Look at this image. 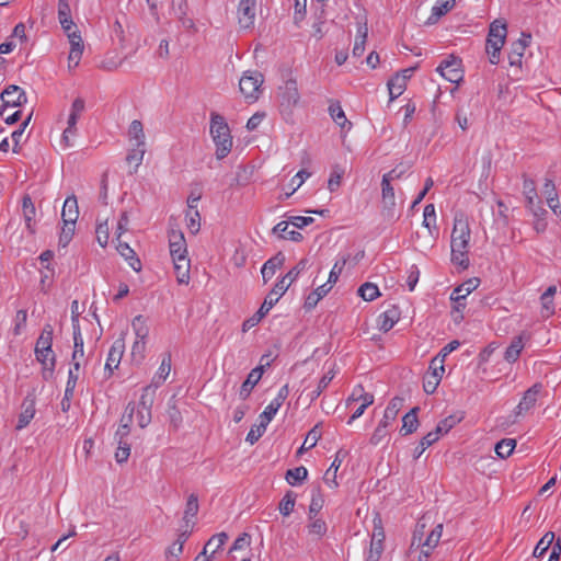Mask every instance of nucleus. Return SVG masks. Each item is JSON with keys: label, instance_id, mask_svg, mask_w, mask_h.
<instances>
[{"label": "nucleus", "instance_id": "nucleus-1", "mask_svg": "<svg viewBox=\"0 0 561 561\" xmlns=\"http://www.w3.org/2000/svg\"><path fill=\"white\" fill-rule=\"evenodd\" d=\"M471 231L463 215L456 216L450 237L451 262L466 270L469 266L468 249Z\"/></svg>", "mask_w": 561, "mask_h": 561}, {"label": "nucleus", "instance_id": "nucleus-2", "mask_svg": "<svg viewBox=\"0 0 561 561\" xmlns=\"http://www.w3.org/2000/svg\"><path fill=\"white\" fill-rule=\"evenodd\" d=\"M210 135L216 145L217 159L226 158L232 148V137L225 117L218 113L210 115Z\"/></svg>", "mask_w": 561, "mask_h": 561}, {"label": "nucleus", "instance_id": "nucleus-3", "mask_svg": "<svg viewBox=\"0 0 561 561\" xmlns=\"http://www.w3.org/2000/svg\"><path fill=\"white\" fill-rule=\"evenodd\" d=\"M289 284L284 285V280H278L272 290L266 295L263 304L259 310L250 318L243 321L242 331L247 332L256 324L268 313V311L277 304L279 298L287 291Z\"/></svg>", "mask_w": 561, "mask_h": 561}, {"label": "nucleus", "instance_id": "nucleus-4", "mask_svg": "<svg viewBox=\"0 0 561 561\" xmlns=\"http://www.w3.org/2000/svg\"><path fill=\"white\" fill-rule=\"evenodd\" d=\"M263 81V75L259 71H247L241 77L239 81V89L249 103H253L259 100Z\"/></svg>", "mask_w": 561, "mask_h": 561}, {"label": "nucleus", "instance_id": "nucleus-5", "mask_svg": "<svg viewBox=\"0 0 561 561\" xmlns=\"http://www.w3.org/2000/svg\"><path fill=\"white\" fill-rule=\"evenodd\" d=\"M299 101L300 94L296 80L289 79L284 85L279 87L278 102L283 114H290L294 107L298 105Z\"/></svg>", "mask_w": 561, "mask_h": 561}, {"label": "nucleus", "instance_id": "nucleus-6", "mask_svg": "<svg viewBox=\"0 0 561 561\" xmlns=\"http://www.w3.org/2000/svg\"><path fill=\"white\" fill-rule=\"evenodd\" d=\"M437 71L449 82L459 84L463 80L461 59L455 56L443 60L437 67Z\"/></svg>", "mask_w": 561, "mask_h": 561}, {"label": "nucleus", "instance_id": "nucleus-7", "mask_svg": "<svg viewBox=\"0 0 561 561\" xmlns=\"http://www.w3.org/2000/svg\"><path fill=\"white\" fill-rule=\"evenodd\" d=\"M381 216L392 220L396 216V195L393 186L388 180H381Z\"/></svg>", "mask_w": 561, "mask_h": 561}, {"label": "nucleus", "instance_id": "nucleus-8", "mask_svg": "<svg viewBox=\"0 0 561 561\" xmlns=\"http://www.w3.org/2000/svg\"><path fill=\"white\" fill-rule=\"evenodd\" d=\"M256 0H240L238 5V22L242 28H250L255 20Z\"/></svg>", "mask_w": 561, "mask_h": 561}, {"label": "nucleus", "instance_id": "nucleus-9", "mask_svg": "<svg viewBox=\"0 0 561 561\" xmlns=\"http://www.w3.org/2000/svg\"><path fill=\"white\" fill-rule=\"evenodd\" d=\"M169 248L172 259L187 257V244L181 230L169 231Z\"/></svg>", "mask_w": 561, "mask_h": 561}, {"label": "nucleus", "instance_id": "nucleus-10", "mask_svg": "<svg viewBox=\"0 0 561 561\" xmlns=\"http://www.w3.org/2000/svg\"><path fill=\"white\" fill-rule=\"evenodd\" d=\"M3 106H22L26 103L27 98L24 90L15 84L5 88L0 95Z\"/></svg>", "mask_w": 561, "mask_h": 561}, {"label": "nucleus", "instance_id": "nucleus-11", "mask_svg": "<svg viewBox=\"0 0 561 561\" xmlns=\"http://www.w3.org/2000/svg\"><path fill=\"white\" fill-rule=\"evenodd\" d=\"M530 38L529 34L522 33V37L512 43L511 50L508 53V61L511 66H522V59Z\"/></svg>", "mask_w": 561, "mask_h": 561}, {"label": "nucleus", "instance_id": "nucleus-12", "mask_svg": "<svg viewBox=\"0 0 561 561\" xmlns=\"http://www.w3.org/2000/svg\"><path fill=\"white\" fill-rule=\"evenodd\" d=\"M289 394L288 385L283 386L277 396L271 401V403L265 408L263 413L260 415V419L265 420L266 422H271L279 408L283 405L284 401L287 399Z\"/></svg>", "mask_w": 561, "mask_h": 561}, {"label": "nucleus", "instance_id": "nucleus-13", "mask_svg": "<svg viewBox=\"0 0 561 561\" xmlns=\"http://www.w3.org/2000/svg\"><path fill=\"white\" fill-rule=\"evenodd\" d=\"M264 373V366L260 365L255 368H253L247 379L242 382L240 390H239V397L242 400H245L251 394L253 388L257 385V382L261 380L262 375Z\"/></svg>", "mask_w": 561, "mask_h": 561}, {"label": "nucleus", "instance_id": "nucleus-14", "mask_svg": "<svg viewBox=\"0 0 561 561\" xmlns=\"http://www.w3.org/2000/svg\"><path fill=\"white\" fill-rule=\"evenodd\" d=\"M125 348L124 340L118 339L116 340L113 345L110 348L106 363H105V370L108 371V376H111L116 369L121 363L123 353Z\"/></svg>", "mask_w": 561, "mask_h": 561}, {"label": "nucleus", "instance_id": "nucleus-15", "mask_svg": "<svg viewBox=\"0 0 561 561\" xmlns=\"http://www.w3.org/2000/svg\"><path fill=\"white\" fill-rule=\"evenodd\" d=\"M541 390L542 385L539 382L535 383L529 389H527L516 408V413L519 415L523 412H526L530 410L533 407H535Z\"/></svg>", "mask_w": 561, "mask_h": 561}, {"label": "nucleus", "instance_id": "nucleus-16", "mask_svg": "<svg viewBox=\"0 0 561 561\" xmlns=\"http://www.w3.org/2000/svg\"><path fill=\"white\" fill-rule=\"evenodd\" d=\"M401 311L397 306H390L378 317V328L382 332L390 331L400 320Z\"/></svg>", "mask_w": 561, "mask_h": 561}, {"label": "nucleus", "instance_id": "nucleus-17", "mask_svg": "<svg viewBox=\"0 0 561 561\" xmlns=\"http://www.w3.org/2000/svg\"><path fill=\"white\" fill-rule=\"evenodd\" d=\"M35 415V398L26 396L22 402V412L19 415L15 430L21 431L26 427Z\"/></svg>", "mask_w": 561, "mask_h": 561}, {"label": "nucleus", "instance_id": "nucleus-18", "mask_svg": "<svg viewBox=\"0 0 561 561\" xmlns=\"http://www.w3.org/2000/svg\"><path fill=\"white\" fill-rule=\"evenodd\" d=\"M285 262V255L278 252L273 257L268 259L261 268V274L264 284H266L276 273V270L282 267Z\"/></svg>", "mask_w": 561, "mask_h": 561}, {"label": "nucleus", "instance_id": "nucleus-19", "mask_svg": "<svg viewBox=\"0 0 561 561\" xmlns=\"http://www.w3.org/2000/svg\"><path fill=\"white\" fill-rule=\"evenodd\" d=\"M420 411L419 407L412 408L408 413H405L402 417V426L400 428V433L402 436L410 435L414 433L419 427V419L417 413Z\"/></svg>", "mask_w": 561, "mask_h": 561}, {"label": "nucleus", "instance_id": "nucleus-20", "mask_svg": "<svg viewBox=\"0 0 561 561\" xmlns=\"http://www.w3.org/2000/svg\"><path fill=\"white\" fill-rule=\"evenodd\" d=\"M116 249L118 253L125 257L126 261H128L129 266L136 271L139 272L141 270V262L137 257L135 251L128 245L126 242H122L121 239H117V245Z\"/></svg>", "mask_w": 561, "mask_h": 561}, {"label": "nucleus", "instance_id": "nucleus-21", "mask_svg": "<svg viewBox=\"0 0 561 561\" xmlns=\"http://www.w3.org/2000/svg\"><path fill=\"white\" fill-rule=\"evenodd\" d=\"M58 20L65 32L76 26L71 18L69 0H58Z\"/></svg>", "mask_w": 561, "mask_h": 561}, {"label": "nucleus", "instance_id": "nucleus-22", "mask_svg": "<svg viewBox=\"0 0 561 561\" xmlns=\"http://www.w3.org/2000/svg\"><path fill=\"white\" fill-rule=\"evenodd\" d=\"M79 216L78 202L76 196H68L64 203L61 218L64 222L76 224Z\"/></svg>", "mask_w": 561, "mask_h": 561}, {"label": "nucleus", "instance_id": "nucleus-23", "mask_svg": "<svg viewBox=\"0 0 561 561\" xmlns=\"http://www.w3.org/2000/svg\"><path fill=\"white\" fill-rule=\"evenodd\" d=\"M403 398L394 397L390 400L389 404L387 405L383 416L380 420L381 423L389 426L392 421H394L398 416V413L403 407Z\"/></svg>", "mask_w": 561, "mask_h": 561}, {"label": "nucleus", "instance_id": "nucleus-24", "mask_svg": "<svg viewBox=\"0 0 561 561\" xmlns=\"http://www.w3.org/2000/svg\"><path fill=\"white\" fill-rule=\"evenodd\" d=\"M478 283L479 280L477 278L468 279L454 289L450 299L460 305V300H465L466 297L477 288Z\"/></svg>", "mask_w": 561, "mask_h": 561}, {"label": "nucleus", "instance_id": "nucleus-25", "mask_svg": "<svg viewBox=\"0 0 561 561\" xmlns=\"http://www.w3.org/2000/svg\"><path fill=\"white\" fill-rule=\"evenodd\" d=\"M308 534L317 537L318 539L323 538L328 531V525L325 520L318 516H308L307 524Z\"/></svg>", "mask_w": 561, "mask_h": 561}, {"label": "nucleus", "instance_id": "nucleus-26", "mask_svg": "<svg viewBox=\"0 0 561 561\" xmlns=\"http://www.w3.org/2000/svg\"><path fill=\"white\" fill-rule=\"evenodd\" d=\"M367 33H368V28H367L366 22H364V23L358 22L357 23V34H356V38H355V43H354V47H353V51H352L354 57H360L364 54L365 44H366V39H367Z\"/></svg>", "mask_w": 561, "mask_h": 561}, {"label": "nucleus", "instance_id": "nucleus-27", "mask_svg": "<svg viewBox=\"0 0 561 561\" xmlns=\"http://www.w3.org/2000/svg\"><path fill=\"white\" fill-rule=\"evenodd\" d=\"M171 371V355L168 354L163 357L160 367L157 374L153 376L151 383L149 386H153L154 390H157L167 379Z\"/></svg>", "mask_w": 561, "mask_h": 561}, {"label": "nucleus", "instance_id": "nucleus-28", "mask_svg": "<svg viewBox=\"0 0 561 561\" xmlns=\"http://www.w3.org/2000/svg\"><path fill=\"white\" fill-rule=\"evenodd\" d=\"M176 279L180 284L190 282V260L188 257L172 259Z\"/></svg>", "mask_w": 561, "mask_h": 561}, {"label": "nucleus", "instance_id": "nucleus-29", "mask_svg": "<svg viewBox=\"0 0 561 561\" xmlns=\"http://www.w3.org/2000/svg\"><path fill=\"white\" fill-rule=\"evenodd\" d=\"M543 194L549 207L553 210L554 214H558V208H560V205L556 185L551 179H546L543 184Z\"/></svg>", "mask_w": 561, "mask_h": 561}, {"label": "nucleus", "instance_id": "nucleus-30", "mask_svg": "<svg viewBox=\"0 0 561 561\" xmlns=\"http://www.w3.org/2000/svg\"><path fill=\"white\" fill-rule=\"evenodd\" d=\"M329 113L332 119L342 128L347 126V129H351L352 123L347 121L345 113L340 104V102H331L329 106Z\"/></svg>", "mask_w": 561, "mask_h": 561}, {"label": "nucleus", "instance_id": "nucleus-31", "mask_svg": "<svg viewBox=\"0 0 561 561\" xmlns=\"http://www.w3.org/2000/svg\"><path fill=\"white\" fill-rule=\"evenodd\" d=\"M505 41H496L495 38H486L485 50L489 55V60L492 65H497L500 61L501 49Z\"/></svg>", "mask_w": 561, "mask_h": 561}, {"label": "nucleus", "instance_id": "nucleus-32", "mask_svg": "<svg viewBox=\"0 0 561 561\" xmlns=\"http://www.w3.org/2000/svg\"><path fill=\"white\" fill-rule=\"evenodd\" d=\"M523 348H524V343H523L522 336H515L512 340L511 344L505 350L504 358L508 363H515L519 358V355H520V352L523 351Z\"/></svg>", "mask_w": 561, "mask_h": 561}, {"label": "nucleus", "instance_id": "nucleus-33", "mask_svg": "<svg viewBox=\"0 0 561 561\" xmlns=\"http://www.w3.org/2000/svg\"><path fill=\"white\" fill-rule=\"evenodd\" d=\"M156 398V390L153 386H146L142 389V393L139 399L138 410H144L146 412H151L152 405Z\"/></svg>", "mask_w": 561, "mask_h": 561}, {"label": "nucleus", "instance_id": "nucleus-34", "mask_svg": "<svg viewBox=\"0 0 561 561\" xmlns=\"http://www.w3.org/2000/svg\"><path fill=\"white\" fill-rule=\"evenodd\" d=\"M462 420V416L453 414L436 425L435 430L432 432L433 434H436L437 438L439 439L440 435L447 434L456 424H458Z\"/></svg>", "mask_w": 561, "mask_h": 561}, {"label": "nucleus", "instance_id": "nucleus-35", "mask_svg": "<svg viewBox=\"0 0 561 561\" xmlns=\"http://www.w3.org/2000/svg\"><path fill=\"white\" fill-rule=\"evenodd\" d=\"M288 221H280L274 227L273 231L283 239H288L296 242L301 241L302 234L296 230H288Z\"/></svg>", "mask_w": 561, "mask_h": 561}, {"label": "nucleus", "instance_id": "nucleus-36", "mask_svg": "<svg viewBox=\"0 0 561 561\" xmlns=\"http://www.w3.org/2000/svg\"><path fill=\"white\" fill-rule=\"evenodd\" d=\"M387 85L389 90L390 101H393L404 92L407 88V82L401 76L394 75L391 79H389Z\"/></svg>", "mask_w": 561, "mask_h": 561}, {"label": "nucleus", "instance_id": "nucleus-37", "mask_svg": "<svg viewBox=\"0 0 561 561\" xmlns=\"http://www.w3.org/2000/svg\"><path fill=\"white\" fill-rule=\"evenodd\" d=\"M455 0H438L432 8V14L428 22H436L440 16L445 15L455 7Z\"/></svg>", "mask_w": 561, "mask_h": 561}, {"label": "nucleus", "instance_id": "nucleus-38", "mask_svg": "<svg viewBox=\"0 0 561 561\" xmlns=\"http://www.w3.org/2000/svg\"><path fill=\"white\" fill-rule=\"evenodd\" d=\"M53 327L50 324H46L39 337L36 341L35 348H41L45 352H51V345H53Z\"/></svg>", "mask_w": 561, "mask_h": 561}, {"label": "nucleus", "instance_id": "nucleus-39", "mask_svg": "<svg viewBox=\"0 0 561 561\" xmlns=\"http://www.w3.org/2000/svg\"><path fill=\"white\" fill-rule=\"evenodd\" d=\"M228 540V535L226 533H219L214 535L205 545L202 554H206L208 550H210V556L213 557Z\"/></svg>", "mask_w": 561, "mask_h": 561}, {"label": "nucleus", "instance_id": "nucleus-40", "mask_svg": "<svg viewBox=\"0 0 561 561\" xmlns=\"http://www.w3.org/2000/svg\"><path fill=\"white\" fill-rule=\"evenodd\" d=\"M146 149L145 145H137L135 144L134 147L129 150L126 161L128 164L134 163V170L130 171V173H135L138 169V167L141 164L144 156H145Z\"/></svg>", "mask_w": 561, "mask_h": 561}, {"label": "nucleus", "instance_id": "nucleus-41", "mask_svg": "<svg viewBox=\"0 0 561 561\" xmlns=\"http://www.w3.org/2000/svg\"><path fill=\"white\" fill-rule=\"evenodd\" d=\"M307 477L308 470L304 466L288 469L285 474V479L290 485H296L297 483L304 482Z\"/></svg>", "mask_w": 561, "mask_h": 561}, {"label": "nucleus", "instance_id": "nucleus-42", "mask_svg": "<svg viewBox=\"0 0 561 561\" xmlns=\"http://www.w3.org/2000/svg\"><path fill=\"white\" fill-rule=\"evenodd\" d=\"M507 34V26L503 20H494L489 27V38L496 41H505Z\"/></svg>", "mask_w": 561, "mask_h": 561}, {"label": "nucleus", "instance_id": "nucleus-43", "mask_svg": "<svg viewBox=\"0 0 561 561\" xmlns=\"http://www.w3.org/2000/svg\"><path fill=\"white\" fill-rule=\"evenodd\" d=\"M324 504L323 494L320 486L312 490L311 502L309 505L308 516H318Z\"/></svg>", "mask_w": 561, "mask_h": 561}, {"label": "nucleus", "instance_id": "nucleus-44", "mask_svg": "<svg viewBox=\"0 0 561 561\" xmlns=\"http://www.w3.org/2000/svg\"><path fill=\"white\" fill-rule=\"evenodd\" d=\"M554 541V533L553 531H547L542 538L538 541V543L536 545L534 551H533V556L535 558H540L542 557L547 550L550 548V546L553 543Z\"/></svg>", "mask_w": 561, "mask_h": 561}, {"label": "nucleus", "instance_id": "nucleus-45", "mask_svg": "<svg viewBox=\"0 0 561 561\" xmlns=\"http://www.w3.org/2000/svg\"><path fill=\"white\" fill-rule=\"evenodd\" d=\"M22 208H23V216L26 222L27 229L33 232L32 222L35 217V206L32 202V198L28 195H25L22 199Z\"/></svg>", "mask_w": 561, "mask_h": 561}, {"label": "nucleus", "instance_id": "nucleus-46", "mask_svg": "<svg viewBox=\"0 0 561 561\" xmlns=\"http://www.w3.org/2000/svg\"><path fill=\"white\" fill-rule=\"evenodd\" d=\"M36 359L44 366L46 370L54 371L56 365V356L54 352H45L41 348H35Z\"/></svg>", "mask_w": 561, "mask_h": 561}, {"label": "nucleus", "instance_id": "nucleus-47", "mask_svg": "<svg viewBox=\"0 0 561 561\" xmlns=\"http://www.w3.org/2000/svg\"><path fill=\"white\" fill-rule=\"evenodd\" d=\"M321 438V431L319 425H314L307 434L302 446L299 448L298 454H302L305 450L313 448L318 440Z\"/></svg>", "mask_w": 561, "mask_h": 561}, {"label": "nucleus", "instance_id": "nucleus-48", "mask_svg": "<svg viewBox=\"0 0 561 561\" xmlns=\"http://www.w3.org/2000/svg\"><path fill=\"white\" fill-rule=\"evenodd\" d=\"M515 439L504 438L495 445V453L500 458L505 459L512 455V453L515 449Z\"/></svg>", "mask_w": 561, "mask_h": 561}, {"label": "nucleus", "instance_id": "nucleus-49", "mask_svg": "<svg viewBox=\"0 0 561 561\" xmlns=\"http://www.w3.org/2000/svg\"><path fill=\"white\" fill-rule=\"evenodd\" d=\"M353 401H360L364 407H369L374 403V394L369 392H365L363 387L359 386L358 389H355L352 396L347 399V405Z\"/></svg>", "mask_w": 561, "mask_h": 561}, {"label": "nucleus", "instance_id": "nucleus-50", "mask_svg": "<svg viewBox=\"0 0 561 561\" xmlns=\"http://www.w3.org/2000/svg\"><path fill=\"white\" fill-rule=\"evenodd\" d=\"M296 503V494L293 491H287L279 502L278 510L282 515L288 516L294 511Z\"/></svg>", "mask_w": 561, "mask_h": 561}, {"label": "nucleus", "instance_id": "nucleus-51", "mask_svg": "<svg viewBox=\"0 0 561 561\" xmlns=\"http://www.w3.org/2000/svg\"><path fill=\"white\" fill-rule=\"evenodd\" d=\"M128 135L130 140H135L137 145H145V134L142 123L138 119L131 122Z\"/></svg>", "mask_w": 561, "mask_h": 561}, {"label": "nucleus", "instance_id": "nucleus-52", "mask_svg": "<svg viewBox=\"0 0 561 561\" xmlns=\"http://www.w3.org/2000/svg\"><path fill=\"white\" fill-rule=\"evenodd\" d=\"M442 533H443V525L442 524L436 525L435 528L427 535L426 540L424 542L421 541V546L424 549L432 551L439 542Z\"/></svg>", "mask_w": 561, "mask_h": 561}, {"label": "nucleus", "instance_id": "nucleus-53", "mask_svg": "<svg viewBox=\"0 0 561 561\" xmlns=\"http://www.w3.org/2000/svg\"><path fill=\"white\" fill-rule=\"evenodd\" d=\"M137 340L146 341L149 329L146 324V320L142 316H136L131 322Z\"/></svg>", "mask_w": 561, "mask_h": 561}, {"label": "nucleus", "instance_id": "nucleus-54", "mask_svg": "<svg viewBox=\"0 0 561 561\" xmlns=\"http://www.w3.org/2000/svg\"><path fill=\"white\" fill-rule=\"evenodd\" d=\"M333 378L334 374L331 370L322 376L318 382L317 388L308 394L310 402H313L317 398L320 397V394L328 388Z\"/></svg>", "mask_w": 561, "mask_h": 561}, {"label": "nucleus", "instance_id": "nucleus-55", "mask_svg": "<svg viewBox=\"0 0 561 561\" xmlns=\"http://www.w3.org/2000/svg\"><path fill=\"white\" fill-rule=\"evenodd\" d=\"M437 440L438 438L436 434H433L432 432L427 433L424 437H422L420 444L415 447L413 451L414 459H419L422 456V454Z\"/></svg>", "mask_w": 561, "mask_h": 561}, {"label": "nucleus", "instance_id": "nucleus-56", "mask_svg": "<svg viewBox=\"0 0 561 561\" xmlns=\"http://www.w3.org/2000/svg\"><path fill=\"white\" fill-rule=\"evenodd\" d=\"M267 425H268V422L261 419L260 424H255L251 427L250 432L247 435L245 440L248 443H250L251 445L256 443L262 437V435L265 433Z\"/></svg>", "mask_w": 561, "mask_h": 561}, {"label": "nucleus", "instance_id": "nucleus-57", "mask_svg": "<svg viewBox=\"0 0 561 561\" xmlns=\"http://www.w3.org/2000/svg\"><path fill=\"white\" fill-rule=\"evenodd\" d=\"M308 260L301 259L280 280H284V285L289 286L296 280L298 275L304 272L307 267Z\"/></svg>", "mask_w": 561, "mask_h": 561}, {"label": "nucleus", "instance_id": "nucleus-58", "mask_svg": "<svg viewBox=\"0 0 561 561\" xmlns=\"http://www.w3.org/2000/svg\"><path fill=\"white\" fill-rule=\"evenodd\" d=\"M358 295L366 301H373L380 293L378 286L373 283H365L358 288Z\"/></svg>", "mask_w": 561, "mask_h": 561}, {"label": "nucleus", "instance_id": "nucleus-59", "mask_svg": "<svg viewBox=\"0 0 561 561\" xmlns=\"http://www.w3.org/2000/svg\"><path fill=\"white\" fill-rule=\"evenodd\" d=\"M171 9L178 19L183 20L184 24H186V22H188L190 26L193 25L192 20H186V21L184 20L185 15H186V10H187L186 0H172Z\"/></svg>", "mask_w": 561, "mask_h": 561}, {"label": "nucleus", "instance_id": "nucleus-60", "mask_svg": "<svg viewBox=\"0 0 561 561\" xmlns=\"http://www.w3.org/2000/svg\"><path fill=\"white\" fill-rule=\"evenodd\" d=\"M73 334V352H72V359H80L84 355V344H83V337L81 334V330H77L72 332Z\"/></svg>", "mask_w": 561, "mask_h": 561}, {"label": "nucleus", "instance_id": "nucleus-61", "mask_svg": "<svg viewBox=\"0 0 561 561\" xmlns=\"http://www.w3.org/2000/svg\"><path fill=\"white\" fill-rule=\"evenodd\" d=\"M187 219V228L192 233H197L201 229V214L198 209L191 210L186 213Z\"/></svg>", "mask_w": 561, "mask_h": 561}, {"label": "nucleus", "instance_id": "nucleus-62", "mask_svg": "<svg viewBox=\"0 0 561 561\" xmlns=\"http://www.w3.org/2000/svg\"><path fill=\"white\" fill-rule=\"evenodd\" d=\"M523 188L527 201V207H533L535 205V198L537 197L535 182L530 179H525Z\"/></svg>", "mask_w": 561, "mask_h": 561}, {"label": "nucleus", "instance_id": "nucleus-63", "mask_svg": "<svg viewBox=\"0 0 561 561\" xmlns=\"http://www.w3.org/2000/svg\"><path fill=\"white\" fill-rule=\"evenodd\" d=\"M27 312L26 310H18L14 318V327L12 329L13 335H20L26 327Z\"/></svg>", "mask_w": 561, "mask_h": 561}, {"label": "nucleus", "instance_id": "nucleus-64", "mask_svg": "<svg viewBox=\"0 0 561 561\" xmlns=\"http://www.w3.org/2000/svg\"><path fill=\"white\" fill-rule=\"evenodd\" d=\"M382 551L383 545H381V539L371 538L369 553L366 561H379Z\"/></svg>", "mask_w": 561, "mask_h": 561}]
</instances>
